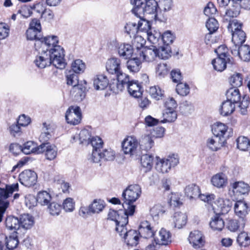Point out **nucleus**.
Listing matches in <instances>:
<instances>
[{
  "label": "nucleus",
  "mask_w": 250,
  "mask_h": 250,
  "mask_svg": "<svg viewBox=\"0 0 250 250\" xmlns=\"http://www.w3.org/2000/svg\"><path fill=\"white\" fill-rule=\"evenodd\" d=\"M139 143L134 136H128L122 143V150L125 154L132 156L136 155Z\"/></svg>",
  "instance_id": "6e6552de"
},
{
  "label": "nucleus",
  "mask_w": 250,
  "mask_h": 250,
  "mask_svg": "<svg viewBox=\"0 0 250 250\" xmlns=\"http://www.w3.org/2000/svg\"><path fill=\"white\" fill-rule=\"evenodd\" d=\"M237 241L241 247H247L250 245V237L247 232H242L238 235Z\"/></svg>",
  "instance_id": "e2e57ef3"
},
{
  "label": "nucleus",
  "mask_w": 250,
  "mask_h": 250,
  "mask_svg": "<svg viewBox=\"0 0 250 250\" xmlns=\"http://www.w3.org/2000/svg\"><path fill=\"white\" fill-rule=\"evenodd\" d=\"M240 4L231 3L226 11L224 19L226 21H230L231 19L237 17L240 14Z\"/></svg>",
  "instance_id": "473e14b6"
},
{
  "label": "nucleus",
  "mask_w": 250,
  "mask_h": 250,
  "mask_svg": "<svg viewBox=\"0 0 250 250\" xmlns=\"http://www.w3.org/2000/svg\"><path fill=\"white\" fill-rule=\"evenodd\" d=\"M19 232H16V233H13L12 235H10L8 237L4 240V244L6 246L5 250H14V249L17 248L19 240L18 239V235L20 234Z\"/></svg>",
  "instance_id": "c9c22d12"
},
{
  "label": "nucleus",
  "mask_w": 250,
  "mask_h": 250,
  "mask_svg": "<svg viewBox=\"0 0 250 250\" xmlns=\"http://www.w3.org/2000/svg\"><path fill=\"white\" fill-rule=\"evenodd\" d=\"M105 206V204L104 201L96 199L89 205V210L92 214H99L103 210Z\"/></svg>",
  "instance_id": "58836bf2"
},
{
  "label": "nucleus",
  "mask_w": 250,
  "mask_h": 250,
  "mask_svg": "<svg viewBox=\"0 0 250 250\" xmlns=\"http://www.w3.org/2000/svg\"><path fill=\"white\" fill-rule=\"evenodd\" d=\"M20 183L25 187H30L35 185L37 181V175L31 170H25L19 175Z\"/></svg>",
  "instance_id": "ddd939ff"
},
{
  "label": "nucleus",
  "mask_w": 250,
  "mask_h": 250,
  "mask_svg": "<svg viewBox=\"0 0 250 250\" xmlns=\"http://www.w3.org/2000/svg\"><path fill=\"white\" fill-rule=\"evenodd\" d=\"M91 138L89 131L87 129H83L80 131L79 135L73 137L72 142H76V140L78 139L80 144L89 145Z\"/></svg>",
  "instance_id": "a19ab883"
},
{
  "label": "nucleus",
  "mask_w": 250,
  "mask_h": 250,
  "mask_svg": "<svg viewBox=\"0 0 250 250\" xmlns=\"http://www.w3.org/2000/svg\"><path fill=\"white\" fill-rule=\"evenodd\" d=\"M206 26L211 33H214L219 27L217 21L213 18H209L206 22Z\"/></svg>",
  "instance_id": "774afa93"
},
{
  "label": "nucleus",
  "mask_w": 250,
  "mask_h": 250,
  "mask_svg": "<svg viewBox=\"0 0 250 250\" xmlns=\"http://www.w3.org/2000/svg\"><path fill=\"white\" fill-rule=\"evenodd\" d=\"M132 215L129 214L124 209V210L118 211L110 209L107 214V219L115 223V230L117 231V228L126 226L128 222V217Z\"/></svg>",
  "instance_id": "423d86ee"
},
{
  "label": "nucleus",
  "mask_w": 250,
  "mask_h": 250,
  "mask_svg": "<svg viewBox=\"0 0 250 250\" xmlns=\"http://www.w3.org/2000/svg\"><path fill=\"white\" fill-rule=\"evenodd\" d=\"M169 71V67L166 63H159L156 68V72L157 76L160 77H164Z\"/></svg>",
  "instance_id": "338daca9"
},
{
  "label": "nucleus",
  "mask_w": 250,
  "mask_h": 250,
  "mask_svg": "<svg viewBox=\"0 0 250 250\" xmlns=\"http://www.w3.org/2000/svg\"><path fill=\"white\" fill-rule=\"evenodd\" d=\"M162 116L163 120L161 123H172L177 118V114L175 110H164Z\"/></svg>",
  "instance_id": "864d4df0"
},
{
  "label": "nucleus",
  "mask_w": 250,
  "mask_h": 250,
  "mask_svg": "<svg viewBox=\"0 0 250 250\" xmlns=\"http://www.w3.org/2000/svg\"><path fill=\"white\" fill-rule=\"evenodd\" d=\"M158 51L157 57L161 59H167L171 56V49L169 45L161 46L158 48H157Z\"/></svg>",
  "instance_id": "4d7b16f0"
},
{
  "label": "nucleus",
  "mask_w": 250,
  "mask_h": 250,
  "mask_svg": "<svg viewBox=\"0 0 250 250\" xmlns=\"http://www.w3.org/2000/svg\"><path fill=\"white\" fill-rule=\"evenodd\" d=\"M227 99L234 103H239L241 101V95L237 88H230L226 92Z\"/></svg>",
  "instance_id": "79ce46f5"
},
{
  "label": "nucleus",
  "mask_w": 250,
  "mask_h": 250,
  "mask_svg": "<svg viewBox=\"0 0 250 250\" xmlns=\"http://www.w3.org/2000/svg\"><path fill=\"white\" fill-rule=\"evenodd\" d=\"M38 51V54L34 60V63L37 67L43 69L52 64L50 55L46 50L39 47Z\"/></svg>",
  "instance_id": "1a4fd4ad"
},
{
  "label": "nucleus",
  "mask_w": 250,
  "mask_h": 250,
  "mask_svg": "<svg viewBox=\"0 0 250 250\" xmlns=\"http://www.w3.org/2000/svg\"><path fill=\"white\" fill-rule=\"evenodd\" d=\"M38 153L45 152V158L50 161L54 160L58 155L57 146L49 143H42L38 146Z\"/></svg>",
  "instance_id": "4468645a"
},
{
  "label": "nucleus",
  "mask_w": 250,
  "mask_h": 250,
  "mask_svg": "<svg viewBox=\"0 0 250 250\" xmlns=\"http://www.w3.org/2000/svg\"><path fill=\"white\" fill-rule=\"evenodd\" d=\"M188 240L195 249L203 247L205 243V237L200 231L195 230L190 233Z\"/></svg>",
  "instance_id": "a211bd4d"
},
{
  "label": "nucleus",
  "mask_w": 250,
  "mask_h": 250,
  "mask_svg": "<svg viewBox=\"0 0 250 250\" xmlns=\"http://www.w3.org/2000/svg\"><path fill=\"white\" fill-rule=\"evenodd\" d=\"M141 63L140 59L137 57L133 58L127 61L126 67L130 72L137 73L141 68Z\"/></svg>",
  "instance_id": "a18cd8bd"
},
{
  "label": "nucleus",
  "mask_w": 250,
  "mask_h": 250,
  "mask_svg": "<svg viewBox=\"0 0 250 250\" xmlns=\"http://www.w3.org/2000/svg\"><path fill=\"white\" fill-rule=\"evenodd\" d=\"M185 192L186 195L190 199H196L199 197L200 189L198 186L192 184L186 187Z\"/></svg>",
  "instance_id": "e433bc0d"
},
{
  "label": "nucleus",
  "mask_w": 250,
  "mask_h": 250,
  "mask_svg": "<svg viewBox=\"0 0 250 250\" xmlns=\"http://www.w3.org/2000/svg\"><path fill=\"white\" fill-rule=\"evenodd\" d=\"M115 75L117 79V88L119 90L122 91L125 85H127L130 82L129 76L123 73L121 70L119 73H117Z\"/></svg>",
  "instance_id": "f704fd0d"
},
{
  "label": "nucleus",
  "mask_w": 250,
  "mask_h": 250,
  "mask_svg": "<svg viewBox=\"0 0 250 250\" xmlns=\"http://www.w3.org/2000/svg\"><path fill=\"white\" fill-rule=\"evenodd\" d=\"M187 216L186 214L181 212H175L172 218L174 227L178 229L182 228L187 223Z\"/></svg>",
  "instance_id": "c03bdc74"
},
{
  "label": "nucleus",
  "mask_w": 250,
  "mask_h": 250,
  "mask_svg": "<svg viewBox=\"0 0 250 250\" xmlns=\"http://www.w3.org/2000/svg\"><path fill=\"white\" fill-rule=\"evenodd\" d=\"M225 142L219 139L214 135L213 137H209L207 140L206 145L207 147L212 151H217L224 145Z\"/></svg>",
  "instance_id": "2f4dec72"
},
{
  "label": "nucleus",
  "mask_w": 250,
  "mask_h": 250,
  "mask_svg": "<svg viewBox=\"0 0 250 250\" xmlns=\"http://www.w3.org/2000/svg\"><path fill=\"white\" fill-rule=\"evenodd\" d=\"M115 42L119 55L124 59H130L133 53L132 46L128 43Z\"/></svg>",
  "instance_id": "412c9836"
},
{
  "label": "nucleus",
  "mask_w": 250,
  "mask_h": 250,
  "mask_svg": "<svg viewBox=\"0 0 250 250\" xmlns=\"http://www.w3.org/2000/svg\"><path fill=\"white\" fill-rule=\"evenodd\" d=\"M171 237L170 232L162 228L155 235L154 241L158 245H167L171 242Z\"/></svg>",
  "instance_id": "4be33fe9"
},
{
  "label": "nucleus",
  "mask_w": 250,
  "mask_h": 250,
  "mask_svg": "<svg viewBox=\"0 0 250 250\" xmlns=\"http://www.w3.org/2000/svg\"><path fill=\"white\" fill-rule=\"evenodd\" d=\"M231 53L234 56H239L244 61H250V46L248 45H240V46H232Z\"/></svg>",
  "instance_id": "f3484780"
},
{
  "label": "nucleus",
  "mask_w": 250,
  "mask_h": 250,
  "mask_svg": "<svg viewBox=\"0 0 250 250\" xmlns=\"http://www.w3.org/2000/svg\"><path fill=\"white\" fill-rule=\"evenodd\" d=\"M121 60L117 58L108 59L106 62V71L111 74L119 73L121 69Z\"/></svg>",
  "instance_id": "393cba45"
},
{
  "label": "nucleus",
  "mask_w": 250,
  "mask_h": 250,
  "mask_svg": "<svg viewBox=\"0 0 250 250\" xmlns=\"http://www.w3.org/2000/svg\"><path fill=\"white\" fill-rule=\"evenodd\" d=\"M77 74L71 70L66 72V83L68 85H72L73 87L79 84L78 76Z\"/></svg>",
  "instance_id": "bf43d9fd"
},
{
  "label": "nucleus",
  "mask_w": 250,
  "mask_h": 250,
  "mask_svg": "<svg viewBox=\"0 0 250 250\" xmlns=\"http://www.w3.org/2000/svg\"><path fill=\"white\" fill-rule=\"evenodd\" d=\"M246 34L243 30H239L232 34V42L233 43L232 46H240L245 42Z\"/></svg>",
  "instance_id": "8fccbe9b"
},
{
  "label": "nucleus",
  "mask_w": 250,
  "mask_h": 250,
  "mask_svg": "<svg viewBox=\"0 0 250 250\" xmlns=\"http://www.w3.org/2000/svg\"><path fill=\"white\" fill-rule=\"evenodd\" d=\"M235 104L234 103L227 99L226 101L222 103L221 114L224 116L232 114L235 110Z\"/></svg>",
  "instance_id": "09e8293b"
},
{
  "label": "nucleus",
  "mask_w": 250,
  "mask_h": 250,
  "mask_svg": "<svg viewBox=\"0 0 250 250\" xmlns=\"http://www.w3.org/2000/svg\"><path fill=\"white\" fill-rule=\"evenodd\" d=\"M157 47L155 46L148 48L144 47L140 52V58L145 62H152L157 58Z\"/></svg>",
  "instance_id": "6ab92c4d"
},
{
  "label": "nucleus",
  "mask_w": 250,
  "mask_h": 250,
  "mask_svg": "<svg viewBox=\"0 0 250 250\" xmlns=\"http://www.w3.org/2000/svg\"><path fill=\"white\" fill-rule=\"evenodd\" d=\"M229 83L233 86V88H237L241 86L243 84V77L240 73H235L229 78Z\"/></svg>",
  "instance_id": "0e129e2a"
},
{
  "label": "nucleus",
  "mask_w": 250,
  "mask_h": 250,
  "mask_svg": "<svg viewBox=\"0 0 250 250\" xmlns=\"http://www.w3.org/2000/svg\"><path fill=\"white\" fill-rule=\"evenodd\" d=\"M134 7L132 13L144 22L145 25L149 26V23L144 19L145 16H151L156 19L158 4L155 0H134L131 3Z\"/></svg>",
  "instance_id": "f257e3e1"
},
{
  "label": "nucleus",
  "mask_w": 250,
  "mask_h": 250,
  "mask_svg": "<svg viewBox=\"0 0 250 250\" xmlns=\"http://www.w3.org/2000/svg\"><path fill=\"white\" fill-rule=\"evenodd\" d=\"M22 152L25 154L31 153H38V146L32 141H28L22 146Z\"/></svg>",
  "instance_id": "6e6d98bb"
},
{
  "label": "nucleus",
  "mask_w": 250,
  "mask_h": 250,
  "mask_svg": "<svg viewBox=\"0 0 250 250\" xmlns=\"http://www.w3.org/2000/svg\"><path fill=\"white\" fill-rule=\"evenodd\" d=\"M212 185L217 188H223L228 183V178L223 173H219L213 176L211 179Z\"/></svg>",
  "instance_id": "c85d7f7f"
},
{
  "label": "nucleus",
  "mask_w": 250,
  "mask_h": 250,
  "mask_svg": "<svg viewBox=\"0 0 250 250\" xmlns=\"http://www.w3.org/2000/svg\"><path fill=\"white\" fill-rule=\"evenodd\" d=\"M229 61V58L217 57L212 61V64L215 70L222 72L226 68V64Z\"/></svg>",
  "instance_id": "49530a36"
},
{
  "label": "nucleus",
  "mask_w": 250,
  "mask_h": 250,
  "mask_svg": "<svg viewBox=\"0 0 250 250\" xmlns=\"http://www.w3.org/2000/svg\"><path fill=\"white\" fill-rule=\"evenodd\" d=\"M232 206V202L231 200L219 198L214 202L212 207L215 213L224 214L230 210Z\"/></svg>",
  "instance_id": "f8f14e48"
},
{
  "label": "nucleus",
  "mask_w": 250,
  "mask_h": 250,
  "mask_svg": "<svg viewBox=\"0 0 250 250\" xmlns=\"http://www.w3.org/2000/svg\"><path fill=\"white\" fill-rule=\"evenodd\" d=\"M164 207L160 205H155L150 209V213L153 219L157 218L160 215H162L165 212Z\"/></svg>",
  "instance_id": "69168bd1"
},
{
  "label": "nucleus",
  "mask_w": 250,
  "mask_h": 250,
  "mask_svg": "<svg viewBox=\"0 0 250 250\" xmlns=\"http://www.w3.org/2000/svg\"><path fill=\"white\" fill-rule=\"evenodd\" d=\"M145 28L146 29H144V30H146L147 36L148 40L152 44H160L159 42H161V34L159 31L153 30L152 31L150 28V26L148 27L147 25H145Z\"/></svg>",
  "instance_id": "ea45409f"
},
{
  "label": "nucleus",
  "mask_w": 250,
  "mask_h": 250,
  "mask_svg": "<svg viewBox=\"0 0 250 250\" xmlns=\"http://www.w3.org/2000/svg\"><path fill=\"white\" fill-rule=\"evenodd\" d=\"M59 43V39L58 37L56 36H47L42 38L41 41H38L35 43L36 49L40 46V48L46 50V49H50V48H55L58 46Z\"/></svg>",
  "instance_id": "2eb2a0df"
},
{
  "label": "nucleus",
  "mask_w": 250,
  "mask_h": 250,
  "mask_svg": "<svg viewBox=\"0 0 250 250\" xmlns=\"http://www.w3.org/2000/svg\"><path fill=\"white\" fill-rule=\"evenodd\" d=\"M65 117L68 124L72 125L79 124L82 120L81 108L77 106H70L66 111Z\"/></svg>",
  "instance_id": "9b49d317"
},
{
  "label": "nucleus",
  "mask_w": 250,
  "mask_h": 250,
  "mask_svg": "<svg viewBox=\"0 0 250 250\" xmlns=\"http://www.w3.org/2000/svg\"><path fill=\"white\" fill-rule=\"evenodd\" d=\"M117 233L124 240L125 242L130 246H136L139 243L140 234L136 230H127L126 226L117 228Z\"/></svg>",
  "instance_id": "39448f33"
},
{
  "label": "nucleus",
  "mask_w": 250,
  "mask_h": 250,
  "mask_svg": "<svg viewBox=\"0 0 250 250\" xmlns=\"http://www.w3.org/2000/svg\"><path fill=\"white\" fill-rule=\"evenodd\" d=\"M209 226L213 230L220 231L224 228L225 223L219 214L216 213L214 216L211 217Z\"/></svg>",
  "instance_id": "4c0bfd02"
},
{
  "label": "nucleus",
  "mask_w": 250,
  "mask_h": 250,
  "mask_svg": "<svg viewBox=\"0 0 250 250\" xmlns=\"http://www.w3.org/2000/svg\"><path fill=\"white\" fill-rule=\"evenodd\" d=\"M228 126L225 124L217 122L212 126V132L213 135L226 142L229 137Z\"/></svg>",
  "instance_id": "dca6fc26"
},
{
  "label": "nucleus",
  "mask_w": 250,
  "mask_h": 250,
  "mask_svg": "<svg viewBox=\"0 0 250 250\" xmlns=\"http://www.w3.org/2000/svg\"><path fill=\"white\" fill-rule=\"evenodd\" d=\"M89 144H91L93 147L92 152L89 159L92 162L98 163L100 162V152L103 147L104 142L102 139L99 137H92Z\"/></svg>",
  "instance_id": "9d476101"
},
{
  "label": "nucleus",
  "mask_w": 250,
  "mask_h": 250,
  "mask_svg": "<svg viewBox=\"0 0 250 250\" xmlns=\"http://www.w3.org/2000/svg\"><path fill=\"white\" fill-rule=\"evenodd\" d=\"M18 183L6 185L5 188H0V222L2 221L3 214L9 205L7 199L13 192L18 190Z\"/></svg>",
  "instance_id": "20e7f679"
},
{
  "label": "nucleus",
  "mask_w": 250,
  "mask_h": 250,
  "mask_svg": "<svg viewBox=\"0 0 250 250\" xmlns=\"http://www.w3.org/2000/svg\"><path fill=\"white\" fill-rule=\"evenodd\" d=\"M154 157L152 155L146 154L142 156L141 164L145 172L150 171L153 166Z\"/></svg>",
  "instance_id": "de8ad7c7"
},
{
  "label": "nucleus",
  "mask_w": 250,
  "mask_h": 250,
  "mask_svg": "<svg viewBox=\"0 0 250 250\" xmlns=\"http://www.w3.org/2000/svg\"><path fill=\"white\" fill-rule=\"evenodd\" d=\"M37 202L41 206H47L50 203L52 197L50 194L46 191L38 192L37 196Z\"/></svg>",
  "instance_id": "3c124183"
},
{
  "label": "nucleus",
  "mask_w": 250,
  "mask_h": 250,
  "mask_svg": "<svg viewBox=\"0 0 250 250\" xmlns=\"http://www.w3.org/2000/svg\"><path fill=\"white\" fill-rule=\"evenodd\" d=\"M5 224L6 228L11 230H14V233L16 232L21 231L19 219L17 217L14 216H8L6 218Z\"/></svg>",
  "instance_id": "72a5a7b5"
},
{
  "label": "nucleus",
  "mask_w": 250,
  "mask_h": 250,
  "mask_svg": "<svg viewBox=\"0 0 250 250\" xmlns=\"http://www.w3.org/2000/svg\"><path fill=\"white\" fill-rule=\"evenodd\" d=\"M234 211L239 218H244L248 212V207L247 203L242 201H237L234 205Z\"/></svg>",
  "instance_id": "37998d69"
},
{
  "label": "nucleus",
  "mask_w": 250,
  "mask_h": 250,
  "mask_svg": "<svg viewBox=\"0 0 250 250\" xmlns=\"http://www.w3.org/2000/svg\"><path fill=\"white\" fill-rule=\"evenodd\" d=\"M86 82L84 81V83H79L72 87L70 90V94L77 101H82L86 95Z\"/></svg>",
  "instance_id": "aec40b11"
},
{
  "label": "nucleus",
  "mask_w": 250,
  "mask_h": 250,
  "mask_svg": "<svg viewBox=\"0 0 250 250\" xmlns=\"http://www.w3.org/2000/svg\"><path fill=\"white\" fill-rule=\"evenodd\" d=\"M141 193V188L137 184L128 186L123 192V207L129 214L133 215L136 207L134 203L140 197Z\"/></svg>",
  "instance_id": "f03ea898"
},
{
  "label": "nucleus",
  "mask_w": 250,
  "mask_h": 250,
  "mask_svg": "<svg viewBox=\"0 0 250 250\" xmlns=\"http://www.w3.org/2000/svg\"><path fill=\"white\" fill-rule=\"evenodd\" d=\"M72 70L76 73H83L85 69V63L80 59L75 60L71 64Z\"/></svg>",
  "instance_id": "052dcab7"
},
{
  "label": "nucleus",
  "mask_w": 250,
  "mask_h": 250,
  "mask_svg": "<svg viewBox=\"0 0 250 250\" xmlns=\"http://www.w3.org/2000/svg\"><path fill=\"white\" fill-rule=\"evenodd\" d=\"M146 29L145 28V24L142 20H140L138 24L135 22H129L126 24L125 26V32L129 35L130 37H134L139 30H144Z\"/></svg>",
  "instance_id": "5701e85b"
},
{
  "label": "nucleus",
  "mask_w": 250,
  "mask_h": 250,
  "mask_svg": "<svg viewBox=\"0 0 250 250\" xmlns=\"http://www.w3.org/2000/svg\"><path fill=\"white\" fill-rule=\"evenodd\" d=\"M231 186L232 192L236 196L247 194L250 191L249 185L242 181L236 182Z\"/></svg>",
  "instance_id": "bb28decb"
},
{
  "label": "nucleus",
  "mask_w": 250,
  "mask_h": 250,
  "mask_svg": "<svg viewBox=\"0 0 250 250\" xmlns=\"http://www.w3.org/2000/svg\"><path fill=\"white\" fill-rule=\"evenodd\" d=\"M129 94L135 98H138L142 94L141 85L136 81H130L126 85Z\"/></svg>",
  "instance_id": "7c9ffc66"
},
{
  "label": "nucleus",
  "mask_w": 250,
  "mask_h": 250,
  "mask_svg": "<svg viewBox=\"0 0 250 250\" xmlns=\"http://www.w3.org/2000/svg\"><path fill=\"white\" fill-rule=\"evenodd\" d=\"M139 233L141 237L149 238L154 236V230L148 221H144L140 225Z\"/></svg>",
  "instance_id": "a878e982"
},
{
  "label": "nucleus",
  "mask_w": 250,
  "mask_h": 250,
  "mask_svg": "<svg viewBox=\"0 0 250 250\" xmlns=\"http://www.w3.org/2000/svg\"><path fill=\"white\" fill-rule=\"evenodd\" d=\"M154 144L153 138L150 135L144 136L139 143L141 147L146 151L150 150Z\"/></svg>",
  "instance_id": "603ef678"
},
{
  "label": "nucleus",
  "mask_w": 250,
  "mask_h": 250,
  "mask_svg": "<svg viewBox=\"0 0 250 250\" xmlns=\"http://www.w3.org/2000/svg\"><path fill=\"white\" fill-rule=\"evenodd\" d=\"M46 50L50 54L52 64L55 67L59 69L65 67L64 51L62 46L58 45L55 48H50V49H46Z\"/></svg>",
  "instance_id": "0eeeda50"
},
{
  "label": "nucleus",
  "mask_w": 250,
  "mask_h": 250,
  "mask_svg": "<svg viewBox=\"0 0 250 250\" xmlns=\"http://www.w3.org/2000/svg\"><path fill=\"white\" fill-rule=\"evenodd\" d=\"M19 219L21 230L24 231L31 229L34 224V218L29 214L21 215Z\"/></svg>",
  "instance_id": "cd10ccee"
},
{
  "label": "nucleus",
  "mask_w": 250,
  "mask_h": 250,
  "mask_svg": "<svg viewBox=\"0 0 250 250\" xmlns=\"http://www.w3.org/2000/svg\"><path fill=\"white\" fill-rule=\"evenodd\" d=\"M246 221L244 218L240 217L238 219H231L227 224L228 229L232 232H235L243 229L245 226Z\"/></svg>",
  "instance_id": "c756f323"
},
{
  "label": "nucleus",
  "mask_w": 250,
  "mask_h": 250,
  "mask_svg": "<svg viewBox=\"0 0 250 250\" xmlns=\"http://www.w3.org/2000/svg\"><path fill=\"white\" fill-rule=\"evenodd\" d=\"M26 38L28 40H35V43L37 41H41L42 39V35L41 31L32 29V28H29L27 30L26 33Z\"/></svg>",
  "instance_id": "13d9d810"
},
{
  "label": "nucleus",
  "mask_w": 250,
  "mask_h": 250,
  "mask_svg": "<svg viewBox=\"0 0 250 250\" xmlns=\"http://www.w3.org/2000/svg\"><path fill=\"white\" fill-rule=\"evenodd\" d=\"M100 161L102 159H104L106 161H113L115 158V153L111 148L104 149L102 152H100Z\"/></svg>",
  "instance_id": "680f3d73"
},
{
  "label": "nucleus",
  "mask_w": 250,
  "mask_h": 250,
  "mask_svg": "<svg viewBox=\"0 0 250 250\" xmlns=\"http://www.w3.org/2000/svg\"><path fill=\"white\" fill-rule=\"evenodd\" d=\"M236 142L237 148L242 151H246L250 147V140L245 136H239Z\"/></svg>",
  "instance_id": "5fc2aeb1"
},
{
  "label": "nucleus",
  "mask_w": 250,
  "mask_h": 250,
  "mask_svg": "<svg viewBox=\"0 0 250 250\" xmlns=\"http://www.w3.org/2000/svg\"><path fill=\"white\" fill-rule=\"evenodd\" d=\"M109 81L104 74L96 75L93 79L94 88L97 90H103L108 86Z\"/></svg>",
  "instance_id": "b1692460"
},
{
  "label": "nucleus",
  "mask_w": 250,
  "mask_h": 250,
  "mask_svg": "<svg viewBox=\"0 0 250 250\" xmlns=\"http://www.w3.org/2000/svg\"><path fill=\"white\" fill-rule=\"evenodd\" d=\"M155 168L156 170L162 173L169 172L171 167H174L179 162V158L176 154L169 155L163 158L156 157Z\"/></svg>",
  "instance_id": "7ed1b4c3"
}]
</instances>
